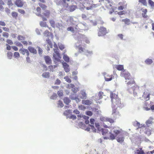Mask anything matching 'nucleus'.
I'll return each mask as SVG.
<instances>
[{"instance_id":"nucleus-1","label":"nucleus","mask_w":154,"mask_h":154,"mask_svg":"<svg viewBox=\"0 0 154 154\" xmlns=\"http://www.w3.org/2000/svg\"><path fill=\"white\" fill-rule=\"evenodd\" d=\"M113 131H111L109 133V131L106 129L102 128V132L103 135L104 136L103 138L104 139H109L113 140L116 139V137L119 134H121L122 129L119 127H114L112 128Z\"/></svg>"},{"instance_id":"nucleus-2","label":"nucleus","mask_w":154,"mask_h":154,"mask_svg":"<svg viewBox=\"0 0 154 154\" xmlns=\"http://www.w3.org/2000/svg\"><path fill=\"white\" fill-rule=\"evenodd\" d=\"M111 102L112 103V108H122L123 106V103H121L120 99L119 98H117Z\"/></svg>"},{"instance_id":"nucleus-3","label":"nucleus","mask_w":154,"mask_h":154,"mask_svg":"<svg viewBox=\"0 0 154 154\" xmlns=\"http://www.w3.org/2000/svg\"><path fill=\"white\" fill-rule=\"evenodd\" d=\"M120 76L125 78L126 80L125 81L126 82H127V80H129L131 77L130 73L128 71H126L125 70H124L121 72Z\"/></svg>"},{"instance_id":"nucleus-4","label":"nucleus","mask_w":154,"mask_h":154,"mask_svg":"<svg viewBox=\"0 0 154 154\" xmlns=\"http://www.w3.org/2000/svg\"><path fill=\"white\" fill-rule=\"evenodd\" d=\"M50 14V11L47 10L45 11L44 12L42 13V14H38L37 15L41 17L43 21H46L47 20V18H48L49 17Z\"/></svg>"},{"instance_id":"nucleus-5","label":"nucleus","mask_w":154,"mask_h":154,"mask_svg":"<svg viewBox=\"0 0 154 154\" xmlns=\"http://www.w3.org/2000/svg\"><path fill=\"white\" fill-rule=\"evenodd\" d=\"M87 4L85 5L86 7V9L87 10H92L93 8H96L97 7V5L91 4L90 1L88 0H86Z\"/></svg>"},{"instance_id":"nucleus-6","label":"nucleus","mask_w":154,"mask_h":154,"mask_svg":"<svg viewBox=\"0 0 154 154\" xmlns=\"http://www.w3.org/2000/svg\"><path fill=\"white\" fill-rule=\"evenodd\" d=\"M107 33L106 29L103 27H100L98 32V35L99 36L105 35Z\"/></svg>"},{"instance_id":"nucleus-7","label":"nucleus","mask_w":154,"mask_h":154,"mask_svg":"<svg viewBox=\"0 0 154 154\" xmlns=\"http://www.w3.org/2000/svg\"><path fill=\"white\" fill-rule=\"evenodd\" d=\"M117 108H112V115L113 117L115 119L118 118L120 116V114L117 110Z\"/></svg>"},{"instance_id":"nucleus-8","label":"nucleus","mask_w":154,"mask_h":154,"mask_svg":"<svg viewBox=\"0 0 154 154\" xmlns=\"http://www.w3.org/2000/svg\"><path fill=\"white\" fill-rule=\"evenodd\" d=\"M150 93L148 90L145 91L142 95V97L144 100L148 101L149 100Z\"/></svg>"},{"instance_id":"nucleus-9","label":"nucleus","mask_w":154,"mask_h":154,"mask_svg":"<svg viewBox=\"0 0 154 154\" xmlns=\"http://www.w3.org/2000/svg\"><path fill=\"white\" fill-rule=\"evenodd\" d=\"M100 120L103 122H109L111 123H113L114 122V121L111 118H106L105 117H102L100 118Z\"/></svg>"},{"instance_id":"nucleus-10","label":"nucleus","mask_w":154,"mask_h":154,"mask_svg":"<svg viewBox=\"0 0 154 154\" xmlns=\"http://www.w3.org/2000/svg\"><path fill=\"white\" fill-rule=\"evenodd\" d=\"M53 57L54 60L57 61H59L61 58L60 53L57 51L55 52V54H53Z\"/></svg>"},{"instance_id":"nucleus-11","label":"nucleus","mask_w":154,"mask_h":154,"mask_svg":"<svg viewBox=\"0 0 154 154\" xmlns=\"http://www.w3.org/2000/svg\"><path fill=\"white\" fill-rule=\"evenodd\" d=\"M15 4L18 7H22L23 6L24 2L21 0H16Z\"/></svg>"},{"instance_id":"nucleus-12","label":"nucleus","mask_w":154,"mask_h":154,"mask_svg":"<svg viewBox=\"0 0 154 154\" xmlns=\"http://www.w3.org/2000/svg\"><path fill=\"white\" fill-rule=\"evenodd\" d=\"M68 9H67L70 12H72L74 11L77 8V7L76 5H71L68 6Z\"/></svg>"},{"instance_id":"nucleus-13","label":"nucleus","mask_w":154,"mask_h":154,"mask_svg":"<svg viewBox=\"0 0 154 154\" xmlns=\"http://www.w3.org/2000/svg\"><path fill=\"white\" fill-rule=\"evenodd\" d=\"M44 59L46 63L47 64H50L51 63L52 60L50 57L48 56L44 57Z\"/></svg>"},{"instance_id":"nucleus-14","label":"nucleus","mask_w":154,"mask_h":154,"mask_svg":"<svg viewBox=\"0 0 154 154\" xmlns=\"http://www.w3.org/2000/svg\"><path fill=\"white\" fill-rule=\"evenodd\" d=\"M19 51L20 53L22 54L23 55H25L26 53V54L27 56H29V52L27 49L21 48Z\"/></svg>"},{"instance_id":"nucleus-15","label":"nucleus","mask_w":154,"mask_h":154,"mask_svg":"<svg viewBox=\"0 0 154 154\" xmlns=\"http://www.w3.org/2000/svg\"><path fill=\"white\" fill-rule=\"evenodd\" d=\"M110 97L111 98V101H113L115 100V99H116L117 98H119L118 97V96L117 94L113 93V92H111L110 94Z\"/></svg>"},{"instance_id":"nucleus-16","label":"nucleus","mask_w":154,"mask_h":154,"mask_svg":"<svg viewBox=\"0 0 154 154\" xmlns=\"http://www.w3.org/2000/svg\"><path fill=\"white\" fill-rule=\"evenodd\" d=\"M113 78V76L112 75H109L106 74L104 75V79L106 81H109L112 80Z\"/></svg>"},{"instance_id":"nucleus-17","label":"nucleus","mask_w":154,"mask_h":154,"mask_svg":"<svg viewBox=\"0 0 154 154\" xmlns=\"http://www.w3.org/2000/svg\"><path fill=\"white\" fill-rule=\"evenodd\" d=\"M63 65L65 71L67 72H68L70 70L68 65L66 63L64 62L63 63Z\"/></svg>"},{"instance_id":"nucleus-18","label":"nucleus","mask_w":154,"mask_h":154,"mask_svg":"<svg viewBox=\"0 0 154 154\" xmlns=\"http://www.w3.org/2000/svg\"><path fill=\"white\" fill-rule=\"evenodd\" d=\"M124 137L122 135H121L116 138V140L118 142L122 143L124 140Z\"/></svg>"},{"instance_id":"nucleus-19","label":"nucleus","mask_w":154,"mask_h":154,"mask_svg":"<svg viewBox=\"0 0 154 154\" xmlns=\"http://www.w3.org/2000/svg\"><path fill=\"white\" fill-rule=\"evenodd\" d=\"M129 80H130V81L127 82L126 83L128 85H131L135 84V81H134V79L133 78H132V77L130 78V79Z\"/></svg>"},{"instance_id":"nucleus-20","label":"nucleus","mask_w":154,"mask_h":154,"mask_svg":"<svg viewBox=\"0 0 154 154\" xmlns=\"http://www.w3.org/2000/svg\"><path fill=\"white\" fill-rule=\"evenodd\" d=\"M28 49L31 53H33L34 54H36L37 53L36 50L33 47H29L28 48Z\"/></svg>"},{"instance_id":"nucleus-21","label":"nucleus","mask_w":154,"mask_h":154,"mask_svg":"<svg viewBox=\"0 0 154 154\" xmlns=\"http://www.w3.org/2000/svg\"><path fill=\"white\" fill-rule=\"evenodd\" d=\"M70 1V0H62L63 3L62 4L63 6L66 8H68V4L66 3V1L69 2Z\"/></svg>"},{"instance_id":"nucleus-22","label":"nucleus","mask_w":154,"mask_h":154,"mask_svg":"<svg viewBox=\"0 0 154 154\" xmlns=\"http://www.w3.org/2000/svg\"><path fill=\"white\" fill-rule=\"evenodd\" d=\"M115 68L118 70L122 71L124 70V66L123 65H116Z\"/></svg>"},{"instance_id":"nucleus-23","label":"nucleus","mask_w":154,"mask_h":154,"mask_svg":"<svg viewBox=\"0 0 154 154\" xmlns=\"http://www.w3.org/2000/svg\"><path fill=\"white\" fill-rule=\"evenodd\" d=\"M82 103L86 105H90L91 104V102L88 100H82Z\"/></svg>"},{"instance_id":"nucleus-24","label":"nucleus","mask_w":154,"mask_h":154,"mask_svg":"<svg viewBox=\"0 0 154 154\" xmlns=\"http://www.w3.org/2000/svg\"><path fill=\"white\" fill-rule=\"evenodd\" d=\"M122 21L125 23V24L129 25L130 23V21L129 19L126 18L122 20Z\"/></svg>"},{"instance_id":"nucleus-25","label":"nucleus","mask_w":154,"mask_h":154,"mask_svg":"<svg viewBox=\"0 0 154 154\" xmlns=\"http://www.w3.org/2000/svg\"><path fill=\"white\" fill-rule=\"evenodd\" d=\"M5 5V3L2 0L0 1V10L1 11H3L4 8L3 6Z\"/></svg>"},{"instance_id":"nucleus-26","label":"nucleus","mask_w":154,"mask_h":154,"mask_svg":"<svg viewBox=\"0 0 154 154\" xmlns=\"http://www.w3.org/2000/svg\"><path fill=\"white\" fill-rule=\"evenodd\" d=\"M145 62L147 64L150 65L153 63V61L152 59L148 58L145 60Z\"/></svg>"},{"instance_id":"nucleus-27","label":"nucleus","mask_w":154,"mask_h":154,"mask_svg":"<svg viewBox=\"0 0 154 154\" xmlns=\"http://www.w3.org/2000/svg\"><path fill=\"white\" fill-rule=\"evenodd\" d=\"M42 76L45 78H49L50 77V73L49 72H45L42 74Z\"/></svg>"},{"instance_id":"nucleus-28","label":"nucleus","mask_w":154,"mask_h":154,"mask_svg":"<svg viewBox=\"0 0 154 154\" xmlns=\"http://www.w3.org/2000/svg\"><path fill=\"white\" fill-rule=\"evenodd\" d=\"M63 101L65 104L68 105L70 102V100L67 97H65L63 99Z\"/></svg>"},{"instance_id":"nucleus-29","label":"nucleus","mask_w":154,"mask_h":154,"mask_svg":"<svg viewBox=\"0 0 154 154\" xmlns=\"http://www.w3.org/2000/svg\"><path fill=\"white\" fill-rule=\"evenodd\" d=\"M40 24L42 27H48V26L47 25L46 22H45L41 21L40 23Z\"/></svg>"},{"instance_id":"nucleus-30","label":"nucleus","mask_w":154,"mask_h":154,"mask_svg":"<svg viewBox=\"0 0 154 154\" xmlns=\"http://www.w3.org/2000/svg\"><path fill=\"white\" fill-rule=\"evenodd\" d=\"M38 5L43 10H45L47 8V6L43 4L39 3Z\"/></svg>"},{"instance_id":"nucleus-31","label":"nucleus","mask_w":154,"mask_h":154,"mask_svg":"<svg viewBox=\"0 0 154 154\" xmlns=\"http://www.w3.org/2000/svg\"><path fill=\"white\" fill-rule=\"evenodd\" d=\"M138 2L142 3L143 5L146 6L147 3L146 0H139Z\"/></svg>"},{"instance_id":"nucleus-32","label":"nucleus","mask_w":154,"mask_h":154,"mask_svg":"<svg viewBox=\"0 0 154 154\" xmlns=\"http://www.w3.org/2000/svg\"><path fill=\"white\" fill-rule=\"evenodd\" d=\"M63 59L64 60L67 62H69V57L66 55H63Z\"/></svg>"},{"instance_id":"nucleus-33","label":"nucleus","mask_w":154,"mask_h":154,"mask_svg":"<svg viewBox=\"0 0 154 154\" xmlns=\"http://www.w3.org/2000/svg\"><path fill=\"white\" fill-rule=\"evenodd\" d=\"M11 15L12 16L14 17L16 19L18 17V13L15 12H13L11 13Z\"/></svg>"},{"instance_id":"nucleus-34","label":"nucleus","mask_w":154,"mask_h":154,"mask_svg":"<svg viewBox=\"0 0 154 154\" xmlns=\"http://www.w3.org/2000/svg\"><path fill=\"white\" fill-rule=\"evenodd\" d=\"M46 42L48 44V45H49L50 47L51 48H52L53 45H52V43L51 42V40L50 39H47L46 40Z\"/></svg>"},{"instance_id":"nucleus-35","label":"nucleus","mask_w":154,"mask_h":154,"mask_svg":"<svg viewBox=\"0 0 154 154\" xmlns=\"http://www.w3.org/2000/svg\"><path fill=\"white\" fill-rule=\"evenodd\" d=\"M83 118H84V119H86V120H85V123L86 124H89V121L88 120V119L89 118V117H88V116H83Z\"/></svg>"},{"instance_id":"nucleus-36","label":"nucleus","mask_w":154,"mask_h":154,"mask_svg":"<svg viewBox=\"0 0 154 154\" xmlns=\"http://www.w3.org/2000/svg\"><path fill=\"white\" fill-rule=\"evenodd\" d=\"M64 79H65V80L67 82L69 83H70L71 82V80L68 76L65 77Z\"/></svg>"},{"instance_id":"nucleus-37","label":"nucleus","mask_w":154,"mask_h":154,"mask_svg":"<svg viewBox=\"0 0 154 154\" xmlns=\"http://www.w3.org/2000/svg\"><path fill=\"white\" fill-rule=\"evenodd\" d=\"M139 89V87L138 86V85H137L136 84L135 85H134V87L133 88V93H134V94H135V89L136 90H137L138 91Z\"/></svg>"},{"instance_id":"nucleus-38","label":"nucleus","mask_w":154,"mask_h":154,"mask_svg":"<svg viewBox=\"0 0 154 154\" xmlns=\"http://www.w3.org/2000/svg\"><path fill=\"white\" fill-rule=\"evenodd\" d=\"M43 34L45 36H49V32L48 30H46L44 32Z\"/></svg>"},{"instance_id":"nucleus-39","label":"nucleus","mask_w":154,"mask_h":154,"mask_svg":"<svg viewBox=\"0 0 154 154\" xmlns=\"http://www.w3.org/2000/svg\"><path fill=\"white\" fill-rule=\"evenodd\" d=\"M103 94V93L101 91H100L98 93V96H99V99H100L103 98L102 95Z\"/></svg>"},{"instance_id":"nucleus-40","label":"nucleus","mask_w":154,"mask_h":154,"mask_svg":"<svg viewBox=\"0 0 154 154\" xmlns=\"http://www.w3.org/2000/svg\"><path fill=\"white\" fill-rule=\"evenodd\" d=\"M7 56L9 59H11L13 56L12 53L11 52H8L7 53Z\"/></svg>"},{"instance_id":"nucleus-41","label":"nucleus","mask_w":154,"mask_h":154,"mask_svg":"<svg viewBox=\"0 0 154 154\" xmlns=\"http://www.w3.org/2000/svg\"><path fill=\"white\" fill-rule=\"evenodd\" d=\"M136 154H144V152L142 150H137L135 152Z\"/></svg>"},{"instance_id":"nucleus-42","label":"nucleus","mask_w":154,"mask_h":154,"mask_svg":"<svg viewBox=\"0 0 154 154\" xmlns=\"http://www.w3.org/2000/svg\"><path fill=\"white\" fill-rule=\"evenodd\" d=\"M14 57L15 58H17L20 57V54L18 52H15L14 54Z\"/></svg>"},{"instance_id":"nucleus-43","label":"nucleus","mask_w":154,"mask_h":154,"mask_svg":"<svg viewBox=\"0 0 154 154\" xmlns=\"http://www.w3.org/2000/svg\"><path fill=\"white\" fill-rule=\"evenodd\" d=\"M49 22L51 25V26L53 27H54L55 23L54 21L53 20H50L49 21Z\"/></svg>"},{"instance_id":"nucleus-44","label":"nucleus","mask_w":154,"mask_h":154,"mask_svg":"<svg viewBox=\"0 0 154 154\" xmlns=\"http://www.w3.org/2000/svg\"><path fill=\"white\" fill-rule=\"evenodd\" d=\"M89 127L90 128L89 129H91L93 131L95 132H96V129L95 128L94 126L93 125H89Z\"/></svg>"},{"instance_id":"nucleus-45","label":"nucleus","mask_w":154,"mask_h":154,"mask_svg":"<svg viewBox=\"0 0 154 154\" xmlns=\"http://www.w3.org/2000/svg\"><path fill=\"white\" fill-rule=\"evenodd\" d=\"M17 11L20 13L22 14H24L25 13V11L23 9H18Z\"/></svg>"},{"instance_id":"nucleus-46","label":"nucleus","mask_w":154,"mask_h":154,"mask_svg":"<svg viewBox=\"0 0 154 154\" xmlns=\"http://www.w3.org/2000/svg\"><path fill=\"white\" fill-rule=\"evenodd\" d=\"M148 3L150 5L151 7H154V2L152 0H148Z\"/></svg>"},{"instance_id":"nucleus-47","label":"nucleus","mask_w":154,"mask_h":154,"mask_svg":"<svg viewBox=\"0 0 154 154\" xmlns=\"http://www.w3.org/2000/svg\"><path fill=\"white\" fill-rule=\"evenodd\" d=\"M63 102L59 100L58 102V106L60 107H62L63 106Z\"/></svg>"},{"instance_id":"nucleus-48","label":"nucleus","mask_w":154,"mask_h":154,"mask_svg":"<svg viewBox=\"0 0 154 154\" xmlns=\"http://www.w3.org/2000/svg\"><path fill=\"white\" fill-rule=\"evenodd\" d=\"M55 66H54V67L52 65H50L48 66V68L49 69V71H52L53 72V71L54 68H55L56 67Z\"/></svg>"},{"instance_id":"nucleus-49","label":"nucleus","mask_w":154,"mask_h":154,"mask_svg":"<svg viewBox=\"0 0 154 154\" xmlns=\"http://www.w3.org/2000/svg\"><path fill=\"white\" fill-rule=\"evenodd\" d=\"M81 94L82 95V96L81 98L83 99V98H85L86 97V94L85 92H82L81 93Z\"/></svg>"},{"instance_id":"nucleus-50","label":"nucleus","mask_w":154,"mask_h":154,"mask_svg":"<svg viewBox=\"0 0 154 154\" xmlns=\"http://www.w3.org/2000/svg\"><path fill=\"white\" fill-rule=\"evenodd\" d=\"M9 34L6 32H4L2 34L3 36L8 38L9 36Z\"/></svg>"},{"instance_id":"nucleus-51","label":"nucleus","mask_w":154,"mask_h":154,"mask_svg":"<svg viewBox=\"0 0 154 154\" xmlns=\"http://www.w3.org/2000/svg\"><path fill=\"white\" fill-rule=\"evenodd\" d=\"M67 29L68 31H71V32H73L74 31V28L71 26L68 27Z\"/></svg>"},{"instance_id":"nucleus-52","label":"nucleus","mask_w":154,"mask_h":154,"mask_svg":"<svg viewBox=\"0 0 154 154\" xmlns=\"http://www.w3.org/2000/svg\"><path fill=\"white\" fill-rule=\"evenodd\" d=\"M78 47L79 52H81L83 51V49L82 48L81 46V45H79Z\"/></svg>"},{"instance_id":"nucleus-53","label":"nucleus","mask_w":154,"mask_h":154,"mask_svg":"<svg viewBox=\"0 0 154 154\" xmlns=\"http://www.w3.org/2000/svg\"><path fill=\"white\" fill-rule=\"evenodd\" d=\"M86 114L87 115H88L89 116H91L92 115L93 113H92V112L91 111H88L86 112Z\"/></svg>"},{"instance_id":"nucleus-54","label":"nucleus","mask_w":154,"mask_h":154,"mask_svg":"<svg viewBox=\"0 0 154 154\" xmlns=\"http://www.w3.org/2000/svg\"><path fill=\"white\" fill-rule=\"evenodd\" d=\"M6 42L8 44L10 45H12L13 44L12 41L11 40L9 39H7Z\"/></svg>"},{"instance_id":"nucleus-55","label":"nucleus","mask_w":154,"mask_h":154,"mask_svg":"<svg viewBox=\"0 0 154 154\" xmlns=\"http://www.w3.org/2000/svg\"><path fill=\"white\" fill-rule=\"evenodd\" d=\"M36 10L38 13L37 14V15L38 14H41V9L40 7H38L36 8Z\"/></svg>"},{"instance_id":"nucleus-56","label":"nucleus","mask_w":154,"mask_h":154,"mask_svg":"<svg viewBox=\"0 0 154 154\" xmlns=\"http://www.w3.org/2000/svg\"><path fill=\"white\" fill-rule=\"evenodd\" d=\"M0 25L2 26H5L6 25V23L4 21L0 20Z\"/></svg>"},{"instance_id":"nucleus-57","label":"nucleus","mask_w":154,"mask_h":154,"mask_svg":"<svg viewBox=\"0 0 154 154\" xmlns=\"http://www.w3.org/2000/svg\"><path fill=\"white\" fill-rule=\"evenodd\" d=\"M69 118H70V119H72L73 120H75L76 119V117L74 115H72L71 116H70L69 117Z\"/></svg>"},{"instance_id":"nucleus-58","label":"nucleus","mask_w":154,"mask_h":154,"mask_svg":"<svg viewBox=\"0 0 154 154\" xmlns=\"http://www.w3.org/2000/svg\"><path fill=\"white\" fill-rule=\"evenodd\" d=\"M7 5L9 6H11L13 4L11 0H9L7 3Z\"/></svg>"},{"instance_id":"nucleus-59","label":"nucleus","mask_w":154,"mask_h":154,"mask_svg":"<svg viewBox=\"0 0 154 154\" xmlns=\"http://www.w3.org/2000/svg\"><path fill=\"white\" fill-rule=\"evenodd\" d=\"M152 121L151 120H148L146 122V125H148L152 124Z\"/></svg>"},{"instance_id":"nucleus-60","label":"nucleus","mask_w":154,"mask_h":154,"mask_svg":"<svg viewBox=\"0 0 154 154\" xmlns=\"http://www.w3.org/2000/svg\"><path fill=\"white\" fill-rule=\"evenodd\" d=\"M61 83L60 81L58 79H57L56 80L55 84L57 85H60Z\"/></svg>"},{"instance_id":"nucleus-61","label":"nucleus","mask_w":154,"mask_h":154,"mask_svg":"<svg viewBox=\"0 0 154 154\" xmlns=\"http://www.w3.org/2000/svg\"><path fill=\"white\" fill-rule=\"evenodd\" d=\"M74 87V85L72 84H70L68 85V88L70 87L71 88H73Z\"/></svg>"},{"instance_id":"nucleus-62","label":"nucleus","mask_w":154,"mask_h":154,"mask_svg":"<svg viewBox=\"0 0 154 154\" xmlns=\"http://www.w3.org/2000/svg\"><path fill=\"white\" fill-rule=\"evenodd\" d=\"M57 97L56 94H53L51 97V98L52 99H55Z\"/></svg>"},{"instance_id":"nucleus-63","label":"nucleus","mask_w":154,"mask_h":154,"mask_svg":"<svg viewBox=\"0 0 154 154\" xmlns=\"http://www.w3.org/2000/svg\"><path fill=\"white\" fill-rule=\"evenodd\" d=\"M57 93L58 95L60 97L62 96L63 95V93L61 91H58Z\"/></svg>"},{"instance_id":"nucleus-64","label":"nucleus","mask_w":154,"mask_h":154,"mask_svg":"<svg viewBox=\"0 0 154 154\" xmlns=\"http://www.w3.org/2000/svg\"><path fill=\"white\" fill-rule=\"evenodd\" d=\"M5 12L8 14H9L10 13V10L8 8H5Z\"/></svg>"}]
</instances>
